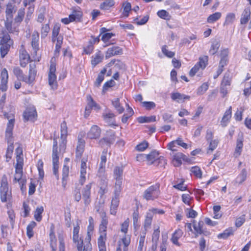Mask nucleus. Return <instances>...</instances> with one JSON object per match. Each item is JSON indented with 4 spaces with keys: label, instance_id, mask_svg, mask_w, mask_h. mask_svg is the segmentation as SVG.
Masks as SVG:
<instances>
[{
    "label": "nucleus",
    "instance_id": "f257e3e1",
    "mask_svg": "<svg viewBox=\"0 0 251 251\" xmlns=\"http://www.w3.org/2000/svg\"><path fill=\"white\" fill-rule=\"evenodd\" d=\"M24 8H20L14 18H6L4 20V26L10 33L17 34L19 32V26L23 21L25 16Z\"/></svg>",
    "mask_w": 251,
    "mask_h": 251
},
{
    "label": "nucleus",
    "instance_id": "f03ea898",
    "mask_svg": "<svg viewBox=\"0 0 251 251\" xmlns=\"http://www.w3.org/2000/svg\"><path fill=\"white\" fill-rule=\"evenodd\" d=\"M14 122L15 120L14 118L9 120L5 131V138L8 144L5 154L7 162H8L11 159L14 150L12 131L14 126Z\"/></svg>",
    "mask_w": 251,
    "mask_h": 251
},
{
    "label": "nucleus",
    "instance_id": "7ed1b4c3",
    "mask_svg": "<svg viewBox=\"0 0 251 251\" xmlns=\"http://www.w3.org/2000/svg\"><path fill=\"white\" fill-rule=\"evenodd\" d=\"M35 68L36 65L35 63L30 64L28 78L24 76L23 71L19 67H16L14 68L13 73L16 75L18 79L24 81L30 84L33 82L36 75V71L35 70Z\"/></svg>",
    "mask_w": 251,
    "mask_h": 251
},
{
    "label": "nucleus",
    "instance_id": "20e7f679",
    "mask_svg": "<svg viewBox=\"0 0 251 251\" xmlns=\"http://www.w3.org/2000/svg\"><path fill=\"white\" fill-rule=\"evenodd\" d=\"M8 79V75L7 71L5 68L3 69L0 75V110L3 109L5 100L6 99V93L5 92L7 90V83Z\"/></svg>",
    "mask_w": 251,
    "mask_h": 251
},
{
    "label": "nucleus",
    "instance_id": "39448f33",
    "mask_svg": "<svg viewBox=\"0 0 251 251\" xmlns=\"http://www.w3.org/2000/svg\"><path fill=\"white\" fill-rule=\"evenodd\" d=\"M8 79V75L7 71L5 68L3 69L0 75V110L3 109L5 100L6 99V93L5 92L7 90V83Z\"/></svg>",
    "mask_w": 251,
    "mask_h": 251
},
{
    "label": "nucleus",
    "instance_id": "423d86ee",
    "mask_svg": "<svg viewBox=\"0 0 251 251\" xmlns=\"http://www.w3.org/2000/svg\"><path fill=\"white\" fill-rule=\"evenodd\" d=\"M13 41L8 33L4 34L0 42V52L1 57L3 58L8 53L10 48L13 45Z\"/></svg>",
    "mask_w": 251,
    "mask_h": 251
},
{
    "label": "nucleus",
    "instance_id": "0eeeda50",
    "mask_svg": "<svg viewBox=\"0 0 251 251\" xmlns=\"http://www.w3.org/2000/svg\"><path fill=\"white\" fill-rule=\"evenodd\" d=\"M0 198L2 202H6L11 198V192L9 191L7 178L5 175H3L1 177Z\"/></svg>",
    "mask_w": 251,
    "mask_h": 251
},
{
    "label": "nucleus",
    "instance_id": "6e6552de",
    "mask_svg": "<svg viewBox=\"0 0 251 251\" xmlns=\"http://www.w3.org/2000/svg\"><path fill=\"white\" fill-rule=\"evenodd\" d=\"M160 194L159 185H152L144 192L142 197L146 201H153L157 199Z\"/></svg>",
    "mask_w": 251,
    "mask_h": 251
},
{
    "label": "nucleus",
    "instance_id": "1a4fd4ad",
    "mask_svg": "<svg viewBox=\"0 0 251 251\" xmlns=\"http://www.w3.org/2000/svg\"><path fill=\"white\" fill-rule=\"evenodd\" d=\"M57 137L53 138V144L52 148V160L53 164V173L57 179H59L58 173L59 157L57 151Z\"/></svg>",
    "mask_w": 251,
    "mask_h": 251
},
{
    "label": "nucleus",
    "instance_id": "9d476101",
    "mask_svg": "<svg viewBox=\"0 0 251 251\" xmlns=\"http://www.w3.org/2000/svg\"><path fill=\"white\" fill-rule=\"evenodd\" d=\"M56 65L51 60L50 61V71L48 74L49 84L53 90L57 88V82L56 81V75H55Z\"/></svg>",
    "mask_w": 251,
    "mask_h": 251
},
{
    "label": "nucleus",
    "instance_id": "9b49d317",
    "mask_svg": "<svg viewBox=\"0 0 251 251\" xmlns=\"http://www.w3.org/2000/svg\"><path fill=\"white\" fill-rule=\"evenodd\" d=\"M122 189L114 188V197H113L110 206V214L115 215L117 212V209L119 204V196Z\"/></svg>",
    "mask_w": 251,
    "mask_h": 251
},
{
    "label": "nucleus",
    "instance_id": "f8f14e48",
    "mask_svg": "<svg viewBox=\"0 0 251 251\" xmlns=\"http://www.w3.org/2000/svg\"><path fill=\"white\" fill-rule=\"evenodd\" d=\"M114 178L116 181L114 188L122 189L123 181V167L116 166L114 171Z\"/></svg>",
    "mask_w": 251,
    "mask_h": 251
},
{
    "label": "nucleus",
    "instance_id": "ddd939ff",
    "mask_svg": "<svg viewBox=\"0 0 251 251\" xmlns=\"http://www.w3.org/2000/svg\"><path fill=\"white\" fill-rule=\"evenodd\" d=\"M25 121H33L37 117V112L34 107L27 108L23 114Z\"/></svg>",
    "mask_w": 251,
    "mask_h": 251
},
{
    "label": "nucleus",
    "instance_id": "4468645a",
    "mask_svg": "<svg viewBox=\"0 0 251 251\" xmlns=\"http://www.w3.org/2000/svg\"><path fill=\"white\" fill-rule=\"evenodd\" d=\"M17 11V7L14 3L8 2L5 5V19L14 18V15Z\"/></svg>",
    "mask_w": 251,
    "mask_h": 251
},
{
    "label": "nucleus",
    "instance_id": "2eb2a0df",
    "mask_svg": "<svg viewBox=\"0 0 251 251\" xmlns=\"http://www.w3.org/2000/svg\"><path fill=\"white\" fill-rule=\"evenodd\" d=\"M91 189V184L89 183L84 187L82 191V198L86 206H88L91 201L90 198Z\"/></svg>",
    "mask_w": 251,
    "mask_h": 251
},
{
    "label": "nucleus",
    "instance_id": "dca6fc26",
    "mask_svg": "<svg viewBox=\"0 0 251 251\" xmlns=\"http://www.w3.org/2000/svg\"><path fill=\"white\" fill-rule=\"evenodd\" d=\"M80 173V176L79 182L81 185H83L86 179L87 176H88V173L87 172L86 163L85 160L83 159L81 160Z\"/></svg>",
    "mask_w": 251,
    "mask_h": 251
},
{
    "label": "nucleus",
    "instance_id": "f3484780",
    "mask_svg": "<svg viewBox=\"0 0 251 251\" xmlns=\"http://www.w3.org/2000/svg\"><path fill=\"white\" fill-rule=\"evenodd\" d=\"M115 141V135L112 133L109 135H107L105 137L101 138L99 141V145L103 147L104 146H110Z\"/></svg>",
    "mask_w": 251,
    "mask_h": 251
},
{
    "label": "nucleus",
    "instance_id": "a211bd4d",
    "mask_svg": "<svg viewBox=\"0 0 251 251\" xmlns=\"http://www.w3.org/2000/svg\"><path fill=\"white\" fill-rule=\"evenodd\" d=\"M100 128L96 125H93L87 133V136L89 139H96L100 137Z\"/></svg>",
    "mask_w": 251,
    "mask_h": 251
},
{
    "label": "nucleus",
    "instance_id": "6ab92c4d",
    "mask_svg": "<svg viewBox=\"0 0 251 251\" xmlns=\"http://www.w3.org/2000/svg\"><path fill=\"white\" fill-rule=\"evenodd\" d=\"M31 45L35 53L39 50V34L37 31H34L31 35Z\"/></svg>",
    "mask_w": 251,
    "mask_h": 251
},
{
    "label": "nucleus",
    "instance_id": "aec40b11",
    "mask_svg": "<svg viewBox=\"0 0 251 251\" xmlns=\"http://www.w3.org/2000/svg\"><path fill=\"white\" fill-rule=\"evenodd\" d=\"M79 230V226L77 225L74 227L73 230V241L75 243H77V249L78 251H82V248L83 247V241H81L80 243L79 242L78 238V233Z\"/></svg>",
    "mask_w": 251,
    "mask_h": 251
},
{
    "label": "nucleus",
    "instance_id": "412c9836",
    "mask_svg": "<svg viewBox=\"0 0 251 251\" xmlns=\"http://www.w3.org/2000/svg\"><path fill=\"white\" fill-rule=\"evenodd\" d=\"M100 235L98 239V245L99 251H106L105 242L107 239L106 232H100Z\"/></svg>",
    "mask_w": 251,
    "mask_h": 251
},
{
    "label": "nucleus",
    "instance_id": "4be33fe9",
    "mask_svg": "<svg viewBox=\"0 0 251 251\" xmlns=\"http://www.w3.org/2000/svg\"><path fill=\"white\" fill-rule=\"evenodd\" d=\"M21 162L20 161L19 163L16 164L15 166V174L13 180L15 183L18 182L24 179L22 178L23 167L24 164H21Z\"/></svg>",
    "mask_w": 251,
    "mask_h": 251
},
{
    "label": "nucleus",
    "instance_id": "5701e85b",
    "mask_svg": "<svg viewBox=\"0 0 251 251\" xmlns=\"http://www.w3.org/2000/svg\"><path fill=\"white\" fill-rule=\"evenodd\" d=\"M107 150H104L102 152L100 157V169L98 172V176H100L104 175V167L106 161Z\"/></svg>",
    "mask_w": 251,
    "mask_h": 251
},
{
    "label": "nucleus",
    "instance_id": "b1692460",
    "mask_svg": "<svg viewBox=\"0 0 251 251\" xmlns=\"http://www.w3.org/2000/svg\"><path fill=\"white\" fill-rule=\"evenodd\" d=\"M243 134L240 133L238 134V137L236 142V147L234 152V155L236 157L239 156L242 152L243 147Z\"/></svg>",
    "mask_w": 251,
    "mask_h": 251
},
{
    "label": "nucleus",
    "instance_id": "393cba45",
    "mask_svg": "<svg viewBox=\"0 0 251 251\" xmlns=\"http://www.w3.org/2000/svg\"><path fill=\"white\" fill-rule=\"evenodd\" d=\"M100 215L101 222L99 226V232H106L107 225L108 223V217L106 214L101 213Z\"/></svg>",
    "mask_w": 251,
    "mask_h": 251
},
{
    "label": "nucleus",
    "instance_id": "a878e982",
    "mask_svg": "<svg viewBox=\"0 0 251 251\" xmlns=\"http://www.w3.org/2000/svg\"><path fill=\"white\" fill-rule=\"evenodd\" d=\"M122 53V49L119 47L114 46L109 48L105 54L106 58H108L111 56H115Z\"/></svg>",
    "mask_w": 251,
    "mask_h": 251
},
{
    "label": "nucleus",
    "instance_id": "bb28decb",
    "mask_svg": "<svg viewBox=\"0 0 251 251\" xmlns=\"http://www.w3.org/2000/svg\"><path fill=\"white\" fill-rule=\"evenodd\" d=\"M187 157L181 152H177L174 155L173 163L176 167H178L182 164V160H186Z\"/></svg>",
    "mask_w": 251,
    "mask_h": 251
},
{
    "label": "nucleus",
    "instance_id": "cd10ccee",
    "mask_svg": "<svg viewBox=\"0 0 251 251\" xmlns=\"http://www.w3.org/2000/svg\"><path fill=\"white\" fill-rule=\"evenodd\" d=\"M251 9L250 7L246 8L243 12L241 19L240 23L242 25L246 24L251 18Z\"/></svg>",
    "mask_w": 251,
    "mask_h": 251
},
{
    "label": "nucleus",
    "instance_id": "c85d7f7f",
    "mask_svg": "<svg viewBox=\"0 0 251 251\" xmlns=\"http://www.w3.org/2000/svg\"><path fill=\"white\" fill-rule=\"evenodd\" d=\"M171 97L173 100H176L177 102H183L185 100H189L190 98L189 96L178 92L172 93Z\"/></svg>",
    "mask_w": 251,
    "mask_h": 251
},
{
    "label": "nucleus",
    "instance_id": "c756f323",
    "mask_svg": "<svg viewBox=\"0 0 251 251\" xmlns=\"http://www.w3.org/2000/svg\"><path fill=\"white\" fill-rule=\"evenodd\" d=\"M99 177H101L100 183V187L99 193L101 196H102L108 191L107 181H106V178L104 175L101 176H99Z\"/></svg>",
    "mask_w": 251,
    "mask_h": 251
},
{
    "label": "nucleus",
    "instance_id": "7c9ffc66",
    "mask_svg": "<svg viewBox=\"0 0 251 251\" xmlns=\"http://www.w3.org/2000/svg\"><path fill=\"white\" fill-rule=\"evenodd\" d=\"M85 147V141L81 139L78 138L77 145L76 149V156L80 157L84 151Z\"/></svg>",
    "mask_w": 251,
    "mask_h": 251
},
{
    "label": "nucleus",
    "instance_id": "2f4dec72",
    "mask_svg": "<svg viewBox=\"0 0 251 251\" xmlns=\"http://www.w3.org/2000/svg\"><path fill=\"white\" fill-rule=\"evenodd\" d=\"M160 235V230L159 227L155 229L152 236V241L153 244L152 245L151 250L149 251H155L157 248V243L158 241Z\"/></svg>",
    "mask_w": 251,
    "mask_h": 251
},
{
    "label": "nucleus",
    "instance_id": "473e14b6",
    "mask_svg": "<svg viewBox=\"0 0 251 251\" xmlns=\"http://www.w3.org/2000/svg\"><path fill=\"white\" fill-rule=\"evenodd\" d=\"M231 109L232 107L230 106L229 108L226 110L225 112L224 115L222 118L221 122V124L223 127H225L227 126V124L229 121V119L231 117Z\"/></svg>",
    "mask_w": 251,
    "mask_h": 251
},
{
    "label": "nucleus",
    "instance_id": "72a5a7b5",
    "mask_svg": "<svg viewBox=\"0 0 251 251\" xmlns=\"http://www.w3.org/2000/svg\"><path fill=\"white\" fill-rule=\"evenodd\" d=\"M183 232L180 229H178L175 231L173 234L171 238L172 242L176 245L180 246V244L178 242V239L182 236Z\"/></svg>",
    "mask_w": 251,
    "mask_h": 251
},
{
    "label": "nucleus",
    "instance_id": "f704fd0d",
    "mask_svg": "<svg viewBox=\"0 0 251 251\" xmlns=\"http://www.w3.org/2000/svg\"><path fill=\"white\" fill-rule=\"evenodd\" d=\"M30 59L29 54L26 51H22L20 54V65L25 67L28 63Z\"/></svg>",
    "mask_w": 251,
    "mask_h": 251
},
{
    "label": "nucleus",
    "instance_id": "c9c22d12",
    "mask_svg": "<svg viewBox=\"0 0 251 251\" xmlns=\"http://www.w3.org/2000/svg\"><path fill=\"white\" fill-rule=\"evenodd\" d=\"M103 58V55L100 51H99L92 56L91 64L93 67L101 62Z\"/></svg>",
    "mask_w": 251,
    "mask_h": 251
},
{
    "label": "nucleus",
    "instance_id": "e433bc0d",
    "mask_svg": "<svg viewBox=\"0 0 251 251\" xmlns=\"http://www.w3.org/2000/svg\"><path fill=\"white\" fill-rule=\"evenodd\" d=\"M82 16V13L78 9H74L72 13L69 15L71 20L74 21H79Z\"/></svg>",
    "mask_w": 251,
    "mask_h": 251
},
{
    "label": "nucleus",
    "instance_id": "4c0bfd02",
    "mask_svg": "<svg viewBox=\"0 0 251 251\" xmlns=\"http://www.w3.org/2000/svg\"><path fill=\"white\" fill-rule=\"evenodd\" d=\"M247 172L246 169H243L235 179V182L239 184H242L247 178Z\"/></svg>",
    "mask_w": 251,
    "mask_h": 251
},
{
    "label": "nucleus",
    "instance_id": "58836bf2",
    "mask_svg": "<svg viewBox=\"0 0 251 251\" xmlns=\"http://www.w3.org/2000/svg\"><path fill=\"white\" fill-rule=\"evenodd\" d=\"M107 29L105 27H102L100 29V34L101 35V40L104 42H107L113 35L114 34L112 33H105Z\"/></svg>",
    "mask_w": 251,
    "mask_h": 251
},
{
    "label": "nucleus",
    "instance_id": "ea45409f",
    "mask_svg": "<svg viewBox=\"0 0 251 251\" xmlns=\"http://www.w3.org/2000/svg\"><path fill=\"white\" fill-rule=\"evenodd\" d=\"M16 154V164H19L20 161L21 162V164H24V159L23 157V149L20 145L15 150Z\"/></svg>",
    "mask_w": 251,
    "mask_h": 251
},
{
    "label": "nucleus",
    "instance_id": "a19ab883",
    "mask_svg": "<svg viewBox=\"0 0 251 251\" xmlns=\"http://www.w3.org/2000/svg\"><path fill=\"white\" fill-rule=\"evenodd\" d=\"M50 246L53 251L56 250V239L53 230L51 229L50 233Z\"/></svg>",
    "mask_w": 251,
    "mask_h": 251
},
{
    "label": "nucleus",
    "instance_id": "79ce46f5",
    "mask_svg": "<svg viewBox=\"0 0 251 251\" xmlns=\"http://www.w3.org/2000/svg\"><path fill=\"white\" fill-rule=\"evenodd\" d=\"M114 0H105L100 4V8L102 10H108L110 7L114 6Z\"/></svg>",
    "mask_w": 251,
    "mask_h": 251
},
{
    "label": "nucleus",
    "instance_id": "37998d69",
    "mask_svg": "<svg viewBox=\"0 0 251 251\" xmlns=\"http://www.w3.org/2000/svg\"><path fill=\"white\" fill-rule=\"evenodd\" d=\"M193 223H194V225H193L194 228L197 233H199L200 234H203L204 235H206L204 232L203 230H202V226L203 225V222L200 221L198 223V224H197L196 223H195V221L194 220Z\"/></svg>",
    "mask_w": 251,
    "mask_h": 251
},
{
    "label": "nucleus",
    "instance_id": "c03bdc74",
    "mask_svg": "<svg viewBox=\"0 0 251 251\" xmlns=\"http://www.w3.org/2000/svg\"><path fill=\"white\" fill-rule=\"evenodd\" d=\"M221 13L217 12L210 15L207 19L208 23H213L218 20L221 17Z\"/></svg>",
    "mask_w": 251,
    "mask_h": 251
},
{
    "label": "nucleus",
    "instance_id": "a18cd8bd",
    "mask_svg": "<svg viewBox=\"0 0 251 251\" xmlns=\"http://www.w3.org/2000/svg\"><path fill=\"white\" fill-rule=\"evenodd\" d=\"M158 153L156 151H152L149 154H146V159L150 164H154V161L158 158Z\"/></svg>",
    "mask_w": 251,
    "mask_h": 251
},
{
    "label": "nucleus",
    "instance_id": "49530a36",
    "mask_svg": "<svg viewBox=\"0 0 251 251\" xmlns=\"http://www.w3.org/2000/svg\"><path fill=\"white\" fill-rule=\"evenodd\" d=\"M112 104L119 114H121L124 112V108L121 106L119 99L117 98L112 100Z\"/></svg>",
    "mask_w": 251,
    "mask_h": 251
},
{
    "label": "nucleus",
    "instance_id": "de8ad7c7",
    "mask_svg": "<svg viewBox=\"0 0 251 251\" xmlns=\"http://www.w3.org/2000/svg\"><path fill=\"white\" fill-rule=\"evenodd\" d=\"M153 216L151 214L149 213L148 212L147 213L146 218L144 222V226L145 228V231H147V229L150 227L151 225Z\"/></svg>",
    "mask_w": 251,
    "mask_h": 251
},
{
    "label": "nucleus",
    "instance_id": "09e8293b",
    "mask_svg": "<svg viewBox=\"0 0 251 251\" xmlns=\"http://www.w3.org/2000/svg\"><path fill=\"white\" fill-rule=\"evenodd\" d=\"M44 211V208L42 206L38 207L36 208L35 211L34 212V218L35 220L40 222L42 220V214Z\"/></svg>",
    "mask_w": 251,
    "mask_h": 251
},
{
    "label": "nucleus",
    "instance_id": "8fccbe9b",
    "mask_svg": "<svg viewBox=\"0 0 251 251\" xmlns=\"http://www.w3.org/2000/svg\"><path fill=\"white\" fill-rule=\"evenodd\" d=\"M208 142L209 143V147L207 152L211 153L217 148L219 141L218 140L215 139L210 140Z\"/></svg>",
    "mask_w": 251,
    "mask_h": 251
},
{
    "label": "nucleus",
    "instance_id": "3c124183",
    "mask_svg": "<svg viewBox=\"0 0 251 251\" xmlns=\"http://www.w3.org/2000/svg\"><path fill=\"white\" fill-rule=\"evenodd\" d=\"M68 135V128L65 121L61 124V139L66 138Z\"/></svg>",
    "mask_w": 251,
    "mask_h": 251
},
{
    "label": "nucleus",
    "instance_id": "603ef678",
    "mask_svg": "<svg viewBox=\"0 0 251 251\" xmlns=\"http://www.w3.org/2000/svg\"><path fill=\"white\" fill-rule=\"evenodd\" d=\"M235 19V15L233 13H228L226 17L225 21L224 23V25H227L231 24Z\"/></svg>",
    "mask_w": 251,
    "mask_h": 251
},
{
    "label": "nucleus",
    "instance_id": "864d4df0",
    "mask_svg": "<svg viewBox=\"0 0 251 251\" xmlns=\"http://www.w3.org/2000/svg\"><path fill=\"white\" fill-rule=\"evenodd\" d=\"M156 121V117L154 116L150 117H140L138 118V121L140 123H150L155 122Z\"/></svg>",
    "mask_w": 251,
    "mask_h": 251
},
{
    "label": "nucleus",
    "instance_id": "5fc2aeb1",
    "mask_svg": "<svg viewBox=\"0 0 251 251\" xmlns=\"http://www.w3.org/2000/svg\"><path fill=\"white\" fill-rule=\"evenodd\" d=\"M123 7H124L123 14L124 16L127 17L129 15V11L131 10V4L127 1H126L123 3Z\"/></svg>",
    "mask_w": 251,
    "mask_h": 251
},
{
    "label": "nucleus",
    "instance_id": "6e6d98bb",
    "mask_svg": "<svg viewBox=\"0 0 251 251\" xmlns=\"http://www.w3.org/2000/svg\"><path fill=\"white\" fill-rule=\"evenodd\" d=\"M60 30V25L59 24H55L54 25L52 32V41L55 42L56 41V37L59 36V32Z\"/></svg>",
    "mask_w": 251,
    "mask_h": 251
},
{
    "label": "nucleus",
    "instance_id": "4d7b16f0",
    "mask_svg": "<svg viewBox=\"0 0 251 251\" xmlns=\"http://www.w3.org/2000/svg\"><path fill=\"white\" fill-rule=\"evenodd\" d=\"M167 164L166 160L163 157H159L154 161V165L160 167H164Z\"/></svg>",
    "mask_w": 251,
    "mask_h": 251
},
{
    "label": "nucleus",
    "instance_id": "13d9d810",
    "mask_svg": "<svg viewBox=\"0 0 251 251\" xmlns=\"http://www.w3.org/2000/svg\"><path fill=\"white\" fill-rule=\"evenodd\" d=\"M233 234V230L232 228H228L225 230L223 233L219 234L218 235V238L226 239L230 235Z\"/></svg>",
    "mask_w": 251,
    "mask_h": 251
},
{
    "label": "nucleus",
    "instance_id": "bf43d9fd",
    "mask_svg": "<svg viewBox=\"0 0 251 251\" xmlns=\"http://www.w3.org/2000/svg\"><path fill=\"white\" fill-rule=\"evenodd\" d=\"M191 172L198 178H201L202 176V171L200 168L198 166L192 167L191 169Z\"/></svg>",
    "mask_w": 251,
    "mask_h": 251
},
{
    "label": "nucleus",
    "instance_id": "052dcab7",
    "mask_svg": "<svg viewBox=\"0 0 251 251\" xmlns=\"http://www.w3.org/2000/svg\"><path fill=\"white\" fill-rule=\"evenodd\" d=\"M231 78L230 77L229 74H225L221 85L226 86L230 85Z\"/></svg>",
    "mask_w": 251,
    "mask_h": 251
},
{
    "label": "nucleus",
    "instance_id": "680f3d73",
    "mask_svg": "<svg viewBox=\"0 0 251 251\" xmlns=\"http://www.w3.org/2000/svg\"><path fill=\"white\" fill-rule=\"evenodd\" d=\"M167 46L166 45H164L162 47V53L167 57L169 58H172L175 54L174 52L169 51L167 49Z\"/></svg>",
    "mask_w": 251,
    "mask_h": 251
},
{
    "label": "nucleus",
    "instance_id": "e2e57ef3",
    "mask_svg": "<svg viewBox=\"0 0 251 251\" xmlns=\"http://www.w3.org/2000/svg\"><path fill=\"white\" fill-rule=\"evenodd\" d=\"M50 26L48 24H46L43 25L41 31V38H45L47 37L48 33L50 31Z\"/></svg>",
    "mask_w": 251,
    "mask_h": 251
},
{
    "label": "nucleus",
    "instance_id": "0e129e2a",
    "mask_svg": "<svg viewBox=\"0 0 251 251\" xmlns=\"http://www.w3.org/2000/svg\"><path fill=\"white\" fill-rule=\"evenodd\" d=\"M219 47V43L217 41L214 42L211 45V48L209 50V53L212 55L215 54L217 52Z\"/></svg>",
    "mask_w": 251,
    "mask_h": 251
},
{
    "label": "nucleus",
    "instance_id": "69168bd1",
    "mask_svg": "<svg viewBox=\"0 0 251 251\" xmlns=\"http://www.w3.org/2000/svg\"><path fill=\"white\" fill-rule=\"evenodd\" d=\"M115 82L112 79L106 81L103 86L102 92L104 93L109 88L114 86Z\"/></svg>",
    "mask_w": 251,
    "mask_h": 251
},
{
    "label": "nucleus",
    "instance_id": "338daca9",
    "mask_svg": "<svg viewBox=\"0 0 251 251\" xmlns=\"http://www.w3.org/2000/svg\"><path fill=\"white\" fill-rule=\"evenodd\" d=\"M129 219H126L125 222L121 224V231L124 233L125 234L127 232L128 227L129 226Z\"/></svg>",
    "mask_w": 251,
    "mask_h": 251
},
{
    "label": "nucleus",
    "instance_id": "774afa93",
    "mask_svg": "<svg viewBox=\"0 0 251 251\" xmlns=\"http://www.w3.org/2000/svg\"><path fill=\"white\" fill-rule=\"evenodd\" d=\"M149 146V144L146 141H144L136 146V149L139 151H145Z\"/></svg>",
    "mask_w": 251,
    "mask_h": 251
}]
</instances>
